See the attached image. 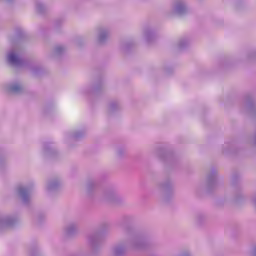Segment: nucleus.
Here are the masks:
<instances>
[{
    "mask_svg": "<svg viewBox=\"0 0 256 256\" xmlns=\"http://www.w3.org/2000/svg\"><path fill=\"white\" fill-rule=\"evenodd\" d=\"M9 63H12V65H17L19 63V57L15 55V53H10L8 56Z\"/></svg>",
    "mask_w": 256,
    "mask_h": 256,
    "instance_id": "1",
    "label": "nucleus"
},
{
    "mask_svg": "<svg viewBox=\"0 0 256 256\" xmlns=\"http://www.w3.org/2000/svg\"><path fill=\"white\" fill-rule=\"evenodd\" d=\"M21 89V86H13L12 91H19Z\"/></svg>",
    "mask_w": 256,
    "mask_h": 256,
    "instance_id": "2",
    "label": "nucleus"
}]
</instances>
